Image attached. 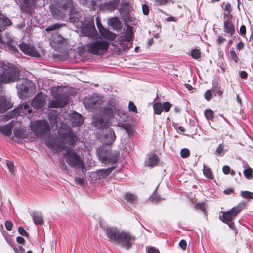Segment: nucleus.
<instances>
[{
	"mask_svg": "<svg viewBox=\"0 0 253 253\" xmlns=\"http://www.w3.org/2000/svg\"><path fill=\"white\" fill-rule=\"evenodd\" d=\"M226 41V39L224 38L222 36L219 35L218 36V39L216 40V43L218 45L222 44L225 41Z\"/></svg>",
	"mask_w": 253,
	"mask_h": 253,
	"instance_id": "338daca9",
	"label": "nucleus"
},
{
	"mask_svg": "<svg viewBox=\"0 0 253 253\" xmlns=\"http://www.w3.org/2000/svg\"><path fill=\"white\" fill-rule=\"evenodd\" d=\"M171 0H155L156 6H165L168 3H170Z\"/></svg>",
	"mask_w": 253,
	"mask_h": 253,
	"instance_id": "3c124183",
	"label": "nucleus"
},
{
	"mask_svg": "<svg viewBox=\"0 0 253 253\" xmlns=\"http://www.w3.org/2000/svg\"><path fill=\"white\" fill-rule=\"evenodd\" d=\"M18 232L20 235L25 237H28L29 236V233L27 232L23 227H19L18 229Z\"/></svg>",
	"mask_w": 253,
	"mask_h": 253,
	"instance_id": "e2e57ef3",
	"label": "nucleus"
},
{
	"mask_svg": "<svg viewBox=\"0 0 253 253\" xmlns=\"http://www.w3.org/2000/svg\"><path fill=\"white\" fill-rule=\"evenodd\" d=\"M27 81H23L22 84H18L19 89L24 93H27L29 90V87L26 85Z\"/></svg>",
	"mask_w": 253,
	"mask_h": 253,
	"instance_id": "58836bf2",
	"label": "nucleus"
},
{
	"mask_svg": "<svg viewBox=\"0 0 253 253\" xmlns=\"http://www.w3.org/2000/svg\"><path fill=\"white\" fill-rule=\"evenodd\" d=\"M19 47L26 55L35 57H38L40 56L36 48L30 44L24 43H21L19 45Z\"/></svg>",
	"mask_w": 253,
	"mask_h": 253,
	"instance_id": "9b49d317",
	"label": "nucleus"
},
{
	"mask_svg": "<svg viewBox=\"0 0 253 253\" xmlns=\"http://www.w3.org/2000/svg\"><path fill=\"white\" fill-rule=\"evenodd\" d=\"M129 5L130 4L129 2L122 3L119 8L120 13L123 15L128 13L129 12Z\"/></svg>",
	"mask_w": 253,
	"mask_h": 253,
	"instance_id": "473e14b6",
	"label": "nucleus"
},
{
	"mask_svg": "<svg viewBox=\"0 0 253 253\" xmlns=\"http://www.w3.org/2000/svg\"><path fill=\"white\" fill-rule=\"evenodd\" d=\"M115 169V166L102 169L98 171V176L99 179H105Z\"/></svg>",
	"mask_w": 253,
	"mask_h": 253,
	"instance_id": "a878e982",
	"label": "nucleus"
},
{
	"mask_svg": "<svg viewBox=\"0 0 253 253\" xmlns=\"http://www.w3.org/2000/svg\"><path fill=\"white\" fill-rule=\"evenodd\" d=\"M223 5H224V8L223 7V10L226 11V12H232V7H231V4L229 2H226V3H225V2H223Z\"/></svg>",
	"mask_w": 253,
	"mask_h": 253,
	"instance_id": "13d9d810",
	"label": "nucleus"
},
{
	"mask_svg": "<svg viewBox=\"0 0 253 253\" xmlns=\"http://www.w3.org/2000/svg\"><path fill=\"white\" fill-rule=\"evenodd\" d=\"M120 1L118 0H112L109 2L100 4V9L104 12H112L117 8Z\"/></svg>",
	"mask_w": 253,
	"mask_h": 253,
	"instance_id": "dca6fc26",
	"label": "nucleus"
},
{
	"mask_svg": "<svg viewBox=\"0 0 253 253\" xmlns=\"http://www.w3.org/2000/svg\"><path fill=\"white\" fill-rule=\"evenodd\" d=\"M31 129L38 137H44L50 133V126L47 121L40 120L34 121L31 124Z\"/></svg>",
	"mask_w": 253,
	"mask_h": 253,
	"instance_id": "7ed1b4c3",
	"label": "nucleus"
},
{
	"mask_svg": "<svg viewBox=\"0 0 253 253\" xmlns=\"http://www.w3.org/2000/svg\"><path fill=\"white\" fill-rule=\"evenodd\" d=\"M190 154V151L187 148H183L180 151V156L182 158H188Z\"/></svg>",
	"mask_w": 253,
	"mask_h": 253,
	"instance_id": "603ef678",
	"label": "nucleus"
},
{
	"mask_svg": "<svg viewBox=\"0 0 253 253\" xmlns=\"http://www.w3.org/2000/svg\"><path fill=\"white\" fill-rule=\"evenodd\" d=\"M224 148V145L223 143L219 144L216 150V154L218 156H223L225 153Z\"/></svg>",
	"mask_w": 253,
	"mask_h": 253,
	"instance_id": "09e8293b",
	"label": "nucleus"
},
{
	"mask_svg": "<svg viewBox=\"0 0 253 253\" xmlns=\"http://www.w3.org/2000/svg\"><path fill=\"white\" fill-rule=\"evenodd\" d=\"M212 92L211 89V90H210V89L207 90L205 92L204 98L207 101H209L211 100V99Z\"/></svg>",
	"mask_w": 253,
	"mask_h": 253,
	"instance_id": "5fc2aeb1",
	"label": "nucleus"
},
{
	"mask_svg": "<svg viewBox=\"0 0 253 253\" xmlns=\"http://www.w3.org/2000/svg\"><path fill=\"white\" fill-rule=\"evenodd\" d=\"M205 117L209 120H212L214 118V113L211 109H206L204 112Z\"/></svg>",
	"mask_w": 253,
	"mask_h": 253,
	"instance_id": "37998d69",
	"label": "nucleus"
},
{
	"mask_svg": "<svg viewBox=\"0 0 253 253\" xmlns=\"http://www.w3.org/2000/svg\"><path fill=\"white\" fill-rule=\"evenodd\" d=\"M7 168L9 170V171L14 174L15 172L14 169V164L12 161H8L6 163Z\"/></svg>",
	"mask_w": 253,
	"mask_h": 253,
	"instance_id": "6e6d98bb",
	"label": "nucleus"
},
{
	"mask_svg": "<svg viewBox=\"0 0 253 253\" xmlns=\"http://www.w3.org/2000/svg\"><path fill=\"white\" fill-rule=\"evenodd\" d=\"M37 0H23V4L21 6V9L23 11L30 13L32 8L34 7Z\"/></svg>",
	"mask_w": 253,
	"mask_h": 253,
	"instance_id": "412c9836",
	"label": "nucleus"
},
{
	"mask_svg": "<svg viewBox=\"0 0 253 253\" xmlns=\"http://www.w3.org/2000/svg\"><path fill=\"white\" fill-rule=\"evenodd\" d=\"M194 208L195 209L200 210L203 213L207 216V204L205 202H199L195 204Z\"/></svg>",
	"mask_w": 253,
	"mask_h": 253,
	"instance_id": "c756f323",
	"label": "nucleus"
},
{
	"mask_svg": "<svg viewBox=\"0 0 253 253\" xmlns=\"http://www.w3.org/2000/svg\"><path fill=\"white\" fill-rule=\"evenodd\" d=\"M109 43L103 40H97L86 45V48L90 53L94 55H102L108 49Z\"/></svg>",
	"mask_w": 253,
	"mask_h": 253,
	"instance_id": "39448f33",
	"label": "nucleus"
},
{
	"mask_svg": "<svg viewBox=\"0 0 253 253\" xmlns=\"http://www.w3.org/2000/svg\"><path fill=\"white\" fill-rule=\"evenodd\" d=\"M191 56L194 59H199L201 56V53L200 50L197 49L192 50L191 52Z\"/></svg>",
	"mask_w": 253,
	"mask_h": 253,
	"instance_id": "a19ab883",
	"label": "nucleus"
},
{
	"mask_svg": "<svg viewBox=\"0 0 253 253\" xmlns=\"http://www.w3.org/2000/svg\"><path fill=\"white\" fill-rule=\"evenodd\" d=\"M62 24L59 23H55L46 28L45 30L47 32H50L52 30H56L60 28Z\"/></svg>",
	"mask_w": 253,
	"mask_h": 253,
	"instance_id": "8fccbe9b",
	"label": "nucleus"
},
{
	"mask_svg": "<svg viewBox=\"0 0 253 253\" xmlns=\"http://www.w3.org/2000/svg\"><path fill=\"white\" fill-rule=\"evenodd\" d=\"M245 207V204H239L229 211L223 212L222 216L220 217V220L224 223H228V222L232 221L235 219L236 216L244 209Z\"/></svg>",
	"mask_w": 253,
	"mask_h": 253,
	"instance_id": "423d86ee",
	"label": "nucleus"
},
{
	"mask_svg": "<svg viewBox=\"0 0 253 253\" xmlns=\"http://www.w3.org/2000/svg\"><path fill=\"white\" fill-rule=\"evenodd\" d=\"M71 118L72 119V122L73 126H79L84 121L83 116L77 112L72 114Z\"/></svg>",
	"mask_w": 253,
	"mask_h": 253,
	"instance_id": "b1692460",
	"label": "nucleus"
},
{
	"mask_svg": "<svg viewBox=\"0 0 253 253\" xmlns=\"http://www.w3.org/2000/svg\"><path fill=\"white\" fill-rule=\"evenodd\" d=\"M101 102L97 97H90L85 98L84 103L86 109H95L100 106Z\"/></svg>",
	"mask_w": 253,
	"mask_h": 253,
	"instance_id": "4468645a",
	"label": "nucleus"
},
{
	"mask_svg": "<svg viewBox=\"0 0 253 253\" xmlns=\"http://www.w3.org/2000/svg\"><path fill=\"white\" fill-rule=\"evenodd\" d=\"M59 135L64 140V144L73 146L77 140V137L73 133L71 129L66 132H60Z\"/></svg>",
	"mask_w": 253,
	"mask_h": 253,
	"instance_id": "9d476101",
	"label": "nucleus"
},
{
	"mask_svg": "<svg viewBox=\"0 0 253 253\" xmlns=\"http://www.w3.org/2000/svg\"><path fill=\"white\" fill-rule=\"evenodd\" d=\"M230 167L227 165H224L222 168V171L224 174L227 175L229 174L230 172Z\"/></svg>",
	"mask_w": 253,
	"mask_h": 253,
	"instance_id": "69168bd1",
	"label": "nucleus"
},
{
	"mask_svg": "<svg viewBox=\"0 0 253 253\" xmlns=\"http://www.w3.org/2000/svg\"><path fill=\"white\" fill-rule=\"evenodd\" d=\"M49 9L52 17L56 19H63L68 10L71 19L75 20L78 18L79 13L75 9L73 0H52Z\"/></svg>",
	"mask_w": 253,
	"mask_h": 253,
	"instance_id": "f257e3e1",
	"label": "nucleus"
},
{
	"mask_svg": "<svg viewBox=\"0 0 253 253\" xmlns=\"http://www.w3.org/2000/svg\"><path fill=\"white\" fill-rule=\"evenodd\" d=\"M154 114L160 115L163 111V104L160 102L155 103L153 105Z\"/></svg>",
	"mask_w": 253,
	"mask_h": 253,
	"instance_id": "f704fd0d",
	"label": "nucleus"
},
{
	"mask_svg": "<svg viewBox=\"0 0 253 253\" xmlns=\"http://www.w3.org/2000/svg\"><path fill=\"white\" fill-rule=\"evenodd\" d=\"M11 20L0 12V27H5L11 25Z\"/></svg>",
	"mask_w": 253,
	"mask_h": 253,
	"instance_id": "c85d7f7f",
	"label": "nucleus"
},
{
	"mask_svg": "<svg viewBox=\"0 0 253 253\" xmlns=\"http://www.w3.org/2000/svg\"><path fill=\"white\" fill-rule=\"evenodd\" d=\"M142 11H143V13L145 15H148L149 14V8L147 4H144L142 5Z\"/></svg>",
	"mask_w": 253,
	"mask_h": 253,
	"instance_id": "0e129e2a",
	"label": "nucleus"
},
{
	"mask_svg": "<svg viewBox=\"0 0 253 253\" xmlns=\"http://www.w3.org/2000/svg\"><path fill=\"white\" fill-rule=\"evenodd\" d=\"M48 146L51 149L60 151L65 147L64 142L57 137L50 138L48 141Z\"/></svg>",
	"mask_w": 253,
	"mask_h": 253,
	"instance_id": "ddd939ff",
	"label": "nucleus"
},
{
	"mask_svg": "<svg viewBox=\"0 0 253 253\" xmlns=\"http://www.w3.org/2000/svg\"><path fill=\"white\" fill-rule=\"evenodd\" d=\"M243 174L245 177L247 179L253 178V170L250 167H248L244 170Z\"/></svg>",
	"mask_w": 253,
	"mask_h": 253,
	"instance_id": "4c0bfd02",
	"label": "nucleus"
},
{
	"mask_svg": "<svg viewBox=\"0 0 253 253\" xmlns=\"http://www.w3.org/2000/svg\"><path fill=\"white\" fill-rule=\"evenodd\" d=\"M124 198L128 202L133 203L135 201L136 197L133 194L127 193L125 195Z\"/></svg>",
	"mask_w": 253,
	"mask_h": 253,
	"instance_id": "ea45409f",
	"label": "nucleus"
},
{
	"mask_svg": "<svg viewBox=\"0 0 253 253\" xmlns=\"http://www.w3.org/2000/svg\"><path fill=\"white\" fill-rule=\"evenodd\" d=\"M102 115L107 118H110L114 115V111L111 107H104L101 110Z\"/></svg>",
	"mask_w": 253,
	"mask_h": 253,
	"instance_id": "7c9ffc66",
	"label": "nucleus"
},
{
	"mask_svg": "<svg viewBox=\"0 0 253 253\" xmlns=\"http://www.w3.org/2000/svg\"><path fill=\"white\" fill-rule=\"evenodd\" d=\"M32 106L36 109L43 108L45 105V98L43 93H40L36 95L32 103Z\"/></svg>",
	"mask_w": 253,
	"mask_h": 253,
	"instance_id": "2eb2a0df",
	"label": "nucleus"
},
{
	"mask_svg": "<svg viewBox=\"0 0 253 253\" xmlns=\"http://www.w3.org/2000/svg\"><path fill=\"white\" fill-rule=\"evenodd\" d=\"M99 32L100 35L105 39L110 41H114L116 38V34L109 31L108 29L104 28L100 24H97Z\"/></svg>",
	"mask_w": 253,
	"mask_h": 253,
	"instance_id": "f3484780",
	"label": "nucleus"
},
{
	"mask_svg": "<svg viewBox=\"0 0 253 253\" xmlns=\"http://www.w3.org/2000/svg\"><path fill=\"white\" fill-rule=\"evenodd\" d=\"M81 31L84 36L89 37H94L96 33V30L93 19L86 21L85 25L81 28Z\"/></svg>",
	"mask_w": 253,
	"mask_h": 253,
	"instance_id": "1a4fd4ad",
	"label": "nucleus"
},
{
	"mask_svg": "<svg viewBox=\"0 0 253 253\" xmlns=\"http://www.w3.org/2000/svg\"><path fill=\"white\" fill-rule=\"evenodd\" d=\"M159 162V158L154 153H151L148 155L147 159L145 161V164L149 167H154L157 165Z\"/></svg>",
	"mask_w": 253,
	"mask_h": 253,
	"instance_id": "4be33fe9",
	"label": "nucleus"
},
{
	"mask_svg": "<svg viewBox=\"0 0 253 253\" xmlns=\"http://www.w3.org/2000/svg\"><path fill=\"white\" fill-rule=\"evenodd\" d=\"M13 106L11 101L5 96H0V113H4Z\"/></svg>",
	"mask_w": 253,
	"mask_h": 253,
	"instance_id": "a211bd4d",
	"label": "nucleus"
},
{
	"mask_svg": "<svg viewBox=\"0 0 253 253\" xmlns=\"http://www.w3.org/2000/svg\"><path fill=\"white\" fill-rule=\"evenodd\" d=\"M32 217L34 223L37 225H41L43 222V216L41 212L35 211L33 212Z\"/></svg>",
	"mask_w": 253,
	"mask_h": 253,
	"instance_id": "cd10ccee",
	"label": "nucleus"
},
{
	"mask_svg": "<svg viewBox=\"0 0 253 253\" xmlns=\"http://www.w3.org/2000/svg\"><path fill=\"white\" fill-rule=\"evenodd\" d=\"M14 134L18 139H24L27 137V135L25 133V131L21 129H15Z\"/></svg>",
	"mask_w": 253,
	"mask_h": 253,
	"instance_id": "72a5a7b5",
	"label": "nucleus"
},
{
	"mask_svg": "<svg viewBox=\"0 0 253 253\" xmlns=\"http://www.w3.org/2000/svg\"><path fill=\"white\" fill-rule=\"evenodd\" d=\"M103 132L104 143L107 145L112 144L116 139V136L112 128L110 127L104 128Z\"/></svg>",
	"mask_w": 253,
	"mask_h": 253,
	"instance_id": "f8f14e48",
	"label": "nucleus"
},
{
	"mask_svg": "<svg viewBox=\"0 0 253 253\" xmlns=\"http://www.w3.org/2000/svg\"><path fill=\"white\" fill-rule=\"evenodd\" d=\"M128 109L129 111L135 112L136 113L137 111V108L134 103L130 101L128 104Z\"/></svg>",
	"mask_w": 253,
	"mask_h": 253,
	"instance_id": "bf43d9fd",
	"label": "nucleus"
},
{
	"mask_svg": "<svg viewBox=\"0 0 253 253\" xmlns=\"http://www.w3.org/2000/svg\"><path fill=\"white\" fill-rule=\"evenodd\" d=\"M134 240L135 237L129 232L122 231L120 233L117 242L120 243L123 247L129 249L131 247L132 241Z\"/></svg>",
	"mask_w": 253,
	"mask_h": 253,
	"instance_id": "6e6552de",
	"label": "nucleus"
},
{
	"mask_svg": "<svg viewBox=\"0 0 253 253\" xmlns=\"http://www.w3.org/2000/svg\"><path fill=\"white\" fill-rule=\"evenodd\" d=\"M58 113L57 110H53L49 114V119L51 122L53 123H57V120Z\"/></svg>",
	"mask_w": 253,
	"mask_h": 253,
	"instance_id": "e433bc0d",
	"label": "nucleus"
},
{
	"mask_svg": "<svg viewBox=\"0 0 253 253\" xmlns=\"http://www.w3.org/2000/svg\"><path fill=\"white\" fill-rule=\"evenodd\" d=\"M231 12H224L223 13V22H232L233 21V15L231 14Z\"/></svg>",
	"mask_w": 253,
	"mask_h": 253,
	"instance_id": "a18cd8bd",
	"label": "nucleus"
},
{
	"mask_svg": "<svg viewBox=\"0 0 253 253\" xmlns=\"http://www.w3.org/2000/svg\"><path fill=\"white\" fill-rule=\"evenodd\" d=\"M156 190L153 193V195L151 196V200L153 202H155L156 203L159 202L161 198L160 196L156 193Z\"/></svg>",
	"mask_w": 253,
	"mask_h": 253,
	"instance_id": "864d4df0",
	"label": "nucleus"
},
{
	"mask_svg": "<svg viewBox=\"0 0 253 253\" xmlns=\"http://www.w3.org/2000/svg\"><path fill=\"white\" fill-rule=\"evenodd\" d=\"M13 127V123L12 121L3 126H0V131L3 135L10 136L12 133Z\"/></svg>",
	"mask_w": 253,
	"mask_h": 253,
	"instance_id": "aec40b11",
	"label": "nucleus"
},
{
	"mask_svg": "<svg viewBox=\"0 0 253 253\" xmlns=\"http://www.w3.org/2000/svg\"><path fill=\"white\" fill-rule=\"evenodd\" d=\"M97 154L100 159L105 164H115L118 162L119 157V153H113L110 150L103 148L97 150Z\"/></svg>",
	"mask_w": 253,
	"mask_h": 253,
	"instance_id": "0eeeda50",
	"label": "nucleus"
},
{
	"mask_svg": "<svg viewBox=\"0 0 253 253\" xmlns=\"http://www.w3.org/2000/svg\"><path fill=\"white\" fill-rule=\"evenodd\" d=\"M229 53L231 60H232L234 63H237L239 58L235 51L233 49H232L230 50Z\"/></svg>",
	"mask_w": 253,
	"mask_h": 253,
	"instance_id": "de8ad7c7",
	"label": "nucleus"
},
{
	"mask_svg": "<svg viewBox=\"0 0 253 253\" xmlns=\"http://www.w3.org/2000/svg\"><path fill=\"white\" fill-rule=\"evenodd\" d=\"M240 195L244 198L253 199V192L248 191H242Z\"/></svg>",
	"mask_w": 253,
	"mask_h": 253,
	"instance_id": "49530a36",
	"label": "nucleus"
},
{
	"mask_svg": "<svg viewBox=\"0 0 253 253\" xmlns=\"http://www.w3.org/2000/svg\"><path fill=\"white\" fill-rule=\"evenodd\" d=\"M129 28H130V30H128L125 35L121 36L122 42H129L131 41L133 37V33L132 28L130 26Z\"/></svg>",
	"mask_w": 253,
	"mask_h": 253,
	"instance_id": "2f4dec72",
	"label": "nucleus"
},
{
	"mask_svg": "<svg viewBox=\"0 0 253 253\" xmlns=\"http://www.w3.org/2000/svg\"><path fill=\"white\" fill-rule=\"evenodd\" d=\"M108 23L115 30H120L122 28L121 22L117 17H113L109 18Z\"/></svg>",
	"mask_w": 253,
	"mask_h": 253,
	"instance_id": "393cba45",
	"label": "nucleus"
},
{
	"mask_svg": "<svg viewBox=\"0 0 253 253\" xmlns=\"http://www.w3.org/2000/svg\"><path fill=\"white\" fill-rule=\"evenodd\" d=\"M30 106L27 104H23L19 108L20 112L24 113L27 111V114H29L32 112V110L29 108Z\"/></svg>",
	"mask_w": 253,
	"mask_h": 253,
	"instance_id": "c03bdc74",
	"label": "nucleus"
},
{
	"mask_svg": "<svg viewBox=\"0 0 253 253\" xmlns=\"http://www.w3.org/2000/svg\"><path fill=\"white\" fill-rule=\"evenodd\" d=\"M218 86H214L212 88L211 90L213 93L216 92L218 96L221 97L223 94V92L221 90H218Z\"/></svg>",
	"mask_w": 253,
	"mask_h": 253,
	"instance_id": "052dcab7",
	"label": "nucleus"
},
{
	"mask_svg": "<svg viewBox=\"0 0 253 253\" xmlns=\"http://www.w3.org/2000/svg\"><path fill=\"white\" fill-rule=\"evenodd\" d=\"M172 106V104L169 102H165L163 104V110H164L166 112H169L171 107Z\"/></svg>",
	"mask_w": 253,
	"mask_h": 253,
	"instance_id": "4d7b16f0",
	"label": "nucleus"
},
{
	"mask_svg": "<svg viewBox=\"0 0 253 253\" xmlns=\"http://www.w3.org/2000/svg\"><path fill=\"white\" fill-rule=\"evenodd\" d=\"M5 226L7 230L11 231L12 230L13 224L11 221L6 220L5 222Z\"/></svg>",
	"mask_w": 253,
	"mask_h": 253,
	"instance_id": "680f3d73",
	"label": "nucleus"
},
{
	"mask_svg": "<svg viewBox=\"0 0 253 253\" xmlns=\"http://www.w3.org/2000/svg\"><path fill=\"white\" fill-rule=\"evenodd\" d=\"M67 104V100L64 98H61L55 100H51L48 103L49 108H63Z\"/></svg>",
	"mask_w": 253,
	"mask_h": 253,
	"instance_id": "5701e85b",
	"label": "nucleus"
},
{
	"mask_svg": "<svg viewBox=\"0 0 253 253\" xmlns=\"http://www.w3.org/2000/svg\"><path fill=\"white\" fill-rule=\"evenodd\" d=\"M121 127L124 129L128 135L132 133L133 130L130 124L128 123L123 124L121 126Z\"/></svg>",
	"mask_w": 253,
	"mask_h": 253,
	"instance_id": "79ce46f5",
	"label": "nucleus"
},
{
	"mask_svg": "<svg viewBox=\"0 0 253 253\" xmlns=\"http://www.w3.org/2000/svg\"><path fill=\"white\" fill-rule=\"evenodd\" d=\"M63 156L66 163L71 167L81 168L84 165V160L74 149H67Z\"/></svg>",
	"mask_w": 253,
	"mask_h": 253,
	"instance_id": "20e7f679",
	"label": "nucleus"
},
{
	"mask_svg": "<svg viewBox=\"0 0 253 253\" xmlns=\"http://www.w3.org/2000/svg\"><path fill=\"white\" fill-rule=\"evenodd\" d=\"M120 233L117 229L112 228H108L106 231L107 237L115 242H117Z\"/></svg>",
	"mask_w": 253,
	"mask_h": 253,
	"instance_id": "bb28decb",
	"label": "nucleus"
},
{
	"mask_svg": "<svg viewBox=\"0 0 253 253\" xmlns=\"http://www.w3.org/2000/svg\"><path fill=\"white\" fill-rule=\"evenodd\" d=\"M203 173L204 175L208 179L212 180L213 179L214 176L212 174V170L211 169L204 166L203 169Z\"/></svg>",
	"mask_w": 253,
	"mask_h": 253,
	"instance_id": "c9c22d12",
	"label": "nucleus"
},
{
	"mask_svg": "<svg viewBox=\"0 0 253 253\" xmlns=\"http://www.w3.org/2000/svg\"><path fill=\"white\" fill-rule=\"evenodd\" d=\"M223 31L227 37L234 35L235 33V28L233 22H223Z\"/></svg>",
	"mask_w": 253,
	"mask_h": 253,
	"instance_id": "6ab92c4d",
	"label": "nucleus"
},
{
	"mask_svg": "<svg viewBox=\"0 0 253 253\" xmlns=\"http://www.w3.org/2000/svg\"><path fill=\"white\" fill-rule=\"evenodd\" d=\"M19 76V70L16 66L10 64L3 65L0 72V86L3 83L16 81Z\"/></svg>",
	"mask_w": 253,
	"mask_h": 253,
	"instance_id": "f03ea898",
	"label": "nucleus"
},
{
	"mask_svg": "<svg viewBox=\"0 0 253 253\" xmlns=\"http://www.w3.org/2000/svg\"><path fill=\"white\" fill-rule=\"evenodd\" d=\"M148 253H160L159 250L155 247H151L149 248Z\"/></svg>",
	"mask_w": 253,
	"mask_h": 253,
	"instance_id": "774afa93",
	"label": "nucleus"
}]
</instances>
